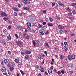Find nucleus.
Returning a JSON list of instances; mask_svg holds the SVG:
<instances>
[{"label": "nucleus", "instance_id": "39", "mask_svg": "<svg viewBox=\"0 0 76 76\" xmlns=\"http://www.w3.org/2000/svg\"><path fill=\"white\" fill-rule=\"evenodd\" d=\"M40 34L41 35H44V32H43L42 31H41L40 33Z\"/></svg>", "mask_w": 76, "mask_h": 76}, {"label": "nucleus", "instance_id": "25", "mask_svg": "<svg viewBox=\"0 0 76 76\" xmlns=\"http://www.w3.org/2000/svg\"><path fill=\"white\" fill-rule=\"evenodd\" d=\"M69 66L70 67H71V68H73V64H70Z\"/></svg>", "mask_w": 76, "mask_h": 76}, {"label": "nucleus", "instance_id": "34", "mask_svg": "<svg viewBox=\"0 0 76 76\" xmlns=\"http://www.w3.org/2000/svg\"><path fill=\"white\" fill-rule=\"evenodd\" d=\"M68 15L69 16H72V13L71 12H69L68 13Z\"/></svg>", "mask_w": 76, "mask_h": 76}, {"label": "nucleus", "instance_id": "62", "mask_svg": "<svg viewBox=\"0 0 76 76\" xmlns=\"http://www.w3.org/2000/svg\"><path fill=\"white\" fill-rule=\"evenodd\" d=\"M15 36L16 37V38H18V34H15Z\"/></svg>", "mask_w": 76, "mask_h": 76}, {"label": "nucleus", "instance_id": "7", "mask_svg": "<svg viewBox=\"0 0 76 76\" xmlns=\"http://www.w3.org/2000/svg\"><path fill=\"white\" fill-rule=\"evenodd\" d=\"M58 3L60 6H61V7H63V6H64V4H63V3L61 2H58Z\"/></svg>", "mask_w": 76, "mask_h": 76}, {"label": "nucleus", "instance_id": "15", "mask_svg": "<svg viewBox=\"0 0 76 76\" xmlns=\"http://www.w3.org/2000/svg\"><path fill=\"white\" fill-rule=\"evenodd\" d=\"M1 43L2 45H6V43L5 41L2 40L1 42Z\"/></svg>", "mask_w": 76, "mask_h": 76}, {"label": "nucleus", "instance_id": "13", "mask_svg": "<svg viewBox=\"0 0 76 76\" xmlns=\"http://www.w3.org/2000/svg\"><path fill=\"white\" fill-rule=\"evenodd\" d=\"M25 38L26 39L29 40V38H30V37L29 35H27L25 37Z\"/></svg>", "mask_w": 76, "mask_h": 76}, {"label": "nucleus", "instance_id": "26", "mask_svg": "<svg viewBox=\"0 0 76 76\" xmlns=\"http://www.w3.org/2000/svg\"><path fill=\"white\" fill-rule=\"evenodd\" d=\"M48 72L50 75H51L52 73V71L51 69H49L48 71Z\"/></svg>", "mask_w": 76, "mask_h": 76}, {"label": "nucleus", "instance_id": "47", "mask_svg": "<svg viewBox=\"0 0 76 76\" xmlns=\"http://www.w3.org/2000/svg\"><path fill=\"white\" fill-rule=\"evenodd\" d=\"M1 65H2V66L4 65V61H2L1 62Z\"/></svg>", "mask_w": 76, "mask_h": 76}, {"label": "nucleus", "instance_id": "16", "mask_svg": "<svg viewBox=\"0 0 76 76\" xmlns=\"http://www.w3.org/2000/svg\"><path fill=\"white\" fill-rule=\"evenodd\" d=\"M27 26H28L29 28L31 27V24L29 23H28L27 24Z\"/></svg>", "mask_w": 76, "mask_h": 76}, {"label": "nucleus", "instance_id": "8", "mask_svg": "<svg viewBox=\"0 0 76 76\" xmlns=\"http://www.w3.org/2000/svg\"><path fill=\"white\" fill-rule=\"evenodd\" d=\"M40 71L42 72V73H44L45 72V69H44V68L43 67H42L40 69Z\"/></svg>", "mask_w": 76, "mask_h": 76}, {"label": "nucleus", "instance_id": "33", "mask_svg": "<svg viewBox=\"0 0 76 76\" xmlns=\"http://www.w3.org/2000/svg\"><path fill=\"white\" fill-rule=\"evenodd\" d=\"M66 10L67 11H70V9L69 8V7H67Z\"/></svg>", "mask_w": 76, "mask_h": 76}, {"label": "nucleus", "instance_id": "61", "mask_svg": "<svg viewBox=\"0 0 76 76\" xmlns=\"http://www.w3.org/2000/svg\"><path fill=\"white\" fill-rule=\"evenodd\" d=\"M27 29H28V30L29 31H30V30H31L30 27H27Z\"/></svg>", "mask_w": 76, "mask_h": 76}, {"label": "nucleus", "instance_id": "17", "mask_svg": "<svg viewBox=\"0 0 76 76\" xmlns=\"http://www.w3.org/2000/svg\"><path fill=\"white\" fill-rule=\"evenodd\" d=\"M14 61H15L16 63H19V59H16Z\"/></svg>", "mask_w": 76, "mask_h": 76}, {"label": "nucleus", "instance_id": "52", "mask_svg": "<svg viewBox=\"0 0 76 76\" xmlns=\"http://www.w3.org/2000/svg\"><path fill=\"white\" fill-rule=\"evenodd\" d=\"M60 19H61V18L60 17H58L57 18V20H60Z\"/></svg>", "mask_w": 76, "mask_h": 76}, {"label": "nucleus", "instance_id": "41", "mask_svg": "<svg viewBox=\"0 0 76 76\" xmlns=\"http://www.w3.org/2000/svg\"><path fill=\"white\" fill-rule=\"evenodd\" d=\"M36 68L37 69H38L39 68V66L38 65H37L36 66Z\"/></svg>", "mask_w": 76, "mask_h": 76}, {"label": "nucleus", "instance_id": "37", "mask_svg": "<svg viewBox=\"0 0 76 76\" xmlns=\"http://www.w3.org/2000/svg\"><path fill=\"white\" fill-rule=\"evenodd\" d=\"M13 15L14 16H18V13L16 12H14V13Z\"/></svg>", "mask_w": 76, "mask_h": 76}, {"label": "nucleus", "instance_id": "9", "mask_svg": "<svg viewBox=\"0 0 76 76\" xmlns=\"http://www.w3.org/2000/svg\"><path fill=\"white\" fill-rule=\"evenodd\" d=\"M71 57L72 58V59H73V60L74 59H75V58H76V55L73 54L72 55Z\"/></svg>", "mask_w": 76, "mask_h": 76}, {"label": "nucleus", "instance_id": "49", "mask_svg": "<svg viewBox=\"0 0 76 76\" xmlns=\"http://www.w3.org/2000/svg\"><path fill=\"white\" fill-rule=\"evenodd\" d=\"M61 73L62 74H64L65 73V72L64 70H61Z\"/></svg>", "mask_w": 76, "mask_h": 76}, {"label": "nucleus", "instance_id": "60", "mask_svg": "<svg viewBox=\"0 0 76 76\" xmlns=\"http://www.w3.org/2000/svg\"><path fill=\"white\" fill-rule=\"evenodd\" d=\"M8 29H11L12 28V26H8Z\"/></svg>", "mask_w": 76, "mask_h": 76}, {"label": "nucleus", "instance_id": "3", "mask_svg": "<svg viewBox=\"0 0 76 76\" xmlns=\"http://www.w3.org/2000/svg\"><path fill=\"white\" fill-rule=\"evenodd\" d=\"M45 56L44 55H42V54H40L38 56V58L39 59H41L42 58V57H44Z\"/></svg>", "mask_w": 76, "mask_h": 76}, {"label": "nucleus", "instance_id": "58", "mask_svg": "<svg viewBox=\"0 0 76 76\" xmlns=\"http://www.w3.org/2000/svg\"><path fill=\"white\" fill-rule=\"evenodd\" d=\"M43 25H46V23L45 22H43L42 23Z\"/></svg>", "mask_w": 76, "mask_h": 76}, {"label": "nucleus", "instance_id": "29", "mask_svg": "<svg viewBox=\"0 0 76 76\" xmlns=\"http://www.w3.org/2000/svg\"><path fill=\"white\" fill-rule=\"evenodd\" d=\"M48 26H53V24L52 23H48Z\"/></svg>", "mask_w": 76, "mask_h": 76}, {"label": "nucleus", "instance_id": "59", "mask_svg": "<svg viewBox=\"0 0 76 76\" xmlns=\"http://www.w3.org/2000/svg\"><path fill=\"white\" fill-rule=\"evenodd\" d=\"M44 60H43L41 62L42 64H44Z\"/></svg>", "mask_w": 76, "mask_h": 76}, {"label": "nucleus", "instance_id": "43", "mask_svg": "<svg viewBox=\"0 0 76 76\" xmlns=\"http://www.w3.org/2000/svg\"><path fill=\"white\" fill-rule=\"evenodd\" d=\"M20 72L21 73V74L23 75H25V73H24L23 72V71H22V70H20Z\"/></svg>", "mask_w": 76, "mask_h": 76}, {"label": "nucleus", "instance_id": "51", "mask_svg": "<svg viewBox=\"0 0 76 76\" xmlns=\"http://www.w3.org/2000/svg\"><path fill=\"white\" fill-rule=\"evenodd\" d=\"M21 1L22 2H23V3L25 4V2L26 1V0H21Z\"/></svg>", "mask_w": 76, "mask_h": 76}, {"label": "nucleus", "instance_id": "10", "mask_svg": "<svg viewBox=\"0 0 76 76\" xmlns=\"http://www.w3.org/2000/svg\"><path fill=\"white\" fill-rule=\"evenodd\" d=\"M1 71L2 72H6V70L5 67H3L2 69H1Z\"/></svg>", "mask_w": 76, "mask_h": 76}, {"label": "nucleus", "instance_id": "57", "mask_svg": "<svg viewBox=\"0 0 76 76\" xmlns=\"http://www.w3.org/2000/svg\"><path fill=\"white\" fill-rule=\"evenodd\" d=\"M18 63V66H20V65H22V62H19Z\"/></svg>", "mask_w": 76, "mask_h": 76}, {"label": "nucleus", "instance_id": "55", "mask_svg": "<svg viewBox=\"0 0 76 76\" xmlns=\"http://www.w3.org/2000/svg\"><path fill=\"white\" fill-rule=\"evenodd\" d=\"M18 6L19 7V8H20V7H21V5L20 4H18Z\"/></svg>", "mask_w": 76, "mask_h": 76}, {"label": "nucleus", "instance_id": "56", "mask_svg": "<svg viewBox=\"0 0 76 76\" xmlns=\"http://www.w3.org/2000/svg\"><path fill=\"white\" fill-rule=\"evenodd\" d=\"M76 35L75 34V33H73L71 34V36H72V37H73V36H74Z\"/></svg>", "mask_w": 76, "mask_h": 76}, {"label": "nucleus", "instance_id": "42", "mask_svg": "<svg viewBox=\"0 0 76 76\" xmlns=\"http://www.w3.org/2000/svg\"><path fill=\"white\" fill-rule=\"evenodd\" d=\"M35 42H37V43H38L39 44L40 42L39 41V40H35Z\"/></svg>", "mask_w": 76, "mask_h": 76}, {"label": "nucleus", "instance_id": "6", "mask_svg": "<svg viewBox=\"0 0 76 76\" xmlns=\"http://www.w3.org/2000/svg\"><path fill=\"white\" fill-rule=\"evenodd\" d=\"M25 53L26 54H30L31 53V51L30 50H26Z\"/></svg>", "mask_w": 76, "mask_h": 76}, {"label": "nucleus", "instance_id": "23", "mask_svg": "<svg viewBox=\"0 0 76 76\" xmlns=\"http://www.w3.org/2000/svg\"><path fill=\"white\" fill-rule=\"evenodd\" d=\"M60 60H63L64 58V56L63 55H61L60 56Z\"/></svg>", "mask_w": 76, "mask_h": 76}, {"label": "nucleus", "instance_id": "22", "mask_svg": "<svg viewBox=\"0 0 76 76\" xmlns=\"http://www.w3.org/2000/svg\"><path fill=\"white\" fill-rule=\"evenodd\" d=\"M3 19L4 20H5V21H7V20H9V18L4 17L3 18Z\"/></svg>", "mask_w": 76, "mask_h": 76}, {"label": "nucleus", "instance_id": "4", "mask_svg": "<svg viewBox=\"0 0 76 76\" xmlns=\"http://www.w3.org/2000/svg\"><path fill=\"white\" fill-rule=\"evenodd\" d=\"M58 28H59V29H63L64 28V26H61L60 25L58 26Z\"/></svg>", "mask_w": 76, "mask_h": 76}, {"label": "nucleus", "instance_id": "46", "mask_svg": "<svg viewBox=\"0 0 76 76\" xmlns=\"http://www.w3.org/2000/svg\"><path fill=\"white\" fill-rule=\"evenodd\" d=\"M28 35V34H26L25 33H24L23 35V37H25V36H26V35Z\"/></svg>", "mask_w": 76, "mask_h": 76}, {"label": "nucleus", "instance_id": "19", "mask_svg": "<svg viewBox=\"0 0 76 76\" xmlns=\"http://www.w3.org/2000/svg\"><path fill=\"white\" fill-rule=\"evenodd\" d=\"M7 39H8V40H11V38H12V37H11V36H10V35H9V36H7Z\"/></svg>", "mask_w": 76, "mask_h": 76}, {"label": "nucleus", "instance_id": "44", "mask_svg": "<svg viewBox=\"0 0 76 76\" xmlns=\"http://www.w3.org/2000/svg\"><path fill=\"white\" fill-rule=\"evenodd\" d=\"M33 26H36V27H37V23H34L33 24Z\"/></svg>", "mask_w": 76, "mask_h": 76}, {"label": "nucleus", "instance_id": "24", "mask_svg": "<svg viewBox=\"0 0 76 76\" xmlns=\"http://www.w3.org/2000/svg\"><path fill=\"white\" fill-rule=\"evenodd\" d=\"M30 1L29 0H26V1L25 2V4H27V3H30Z\"/></svg>", "mask_w": 76, "mask_h": 76}, {"label": "nucleus", "instance_id": "40", "mask_svg": "<svg viewBox=\"0 0 76 76\" xmlns=\"http://www.w3.org/2000/svg\"><path fill=\"white\" fill-rule=\"evenodd\" d=\"M38 27L39 28H40V27H42V25H40V24H38Z\"/></svg>", "mask_w": 76, "mask_h": 76}, {"label": "nucleus", "instance_id": "14", "mask_svg": "<svg viewBox=\"0 0 76 76\" xmlns=\"http://www.w3.org/2000/svg\"><path fill=\"white\" fill-rule=\"evenodd\" d=\"M12 9L13 10L15 11V12H18V8L15 7H13L12 8Z\"/></svg>", "mask_w": 76, "mask_h": 76}, {"label": "nucleus", "instance_id": "54", "mask_svg": "<svg viewBox=\"0 0 76 76\" xmlns=\"http://www.w3.org/2000/svg\"><path fill=\"white\" fill-rule=\"evenodd\" d=\"M3 31L4 33H6V29H4L3 30Z\"/></svg>", "mask_w": 76, "mask_h": 76}, {"label": "nucleus", "instance_id": "36", "mask_svg": "<svg viewBox=\"0 0 76 76\" xmlns=\"http://www.w3.org/2000/svg\"><path fill=\"white\" fill-rule=\"evenodd\" d=\"M72 13L73 14V15H76V11H75V10H73L72 12Z\"/></svg>", "mask_w": 76, "mask_h": 76}, {"label": "nucleus", "instance_id": "45", "mask_svg": "<svg viewBox=\"0 0 76 76\" xmlns=\"http://www.w3.org/2000/svg\"><path fill=\"white\" fill-rule=\"evenodd\" d=\"M18 28L19 29L21 30L22 29V27H21L20 26H18Z\"/></svg>", "mask_w": 76, "mask_h": 76}, {"label": "nucleus", "instance_id": "11", "mask_svg": "<svg viewBox=\"0 0 76 76\" xmlns=\"http://www.w3.org/2000/svg\"><path fill=\"white\" fill-rule=\"evenodd\" d=\"M67 58L68 60H72V56L70 55H68L67 56Z\"/></svg>", "mask_w": 76, "mask_h": 76}, {"label": "nucleus", "instance_id": "12", "mask_svg": "<svg viewBox=\"0 0 76 76\" xmlns=\"http://www.w3.org/2000/svg\"><path fill=\"white\" fill-rule=\"evenodd\" d=\"M4 63L5 64H7L8 63V61H7L6 59L4 58Z\"/></svg>", "mask_w": 76, "mask_h": 76}, {"label": "nucleus", "instance_id": "20", "mask_svg": "<svg viewBox=\"0 0 76 76\" xmlns=\"http://www.w3.org/2000/svg\"><path fill=\"white\" fill-rule=\"evenodd\" d=\"M64 49L65 50L64 51H65V52H67V50H68V49H67V47H66V46H64Z\"/></svg>", "mask_w": 76, "mask_h": 76}, {"label": "nucleus", "instance_id": "28", "mask_svg": "<svg viewBox=\"0 0 76 76\" xmlns=\"http://www.w3.org/2000/svg\"><path fill=\"white\" fill-rule=\"evenodd\" d=\"M12 66V65H11L10 63H8L7 65V67H10Z\"/></svg>", "mask_w": 76, "mask_h": 76}, {"label": "nucleus", "instance_id": "64", "mask_svg": "<svg viewBox=\"0 0 76 76\" xmlns=\"http://www.w3.org/2000/svg\"><path fill=\"white\" fill-rule=\"evenodd\" d=\"M38 76H42L41 74L40 73H39L38 75Z\"/></svg>", "mask_w": 76, "mask_h": 76}, {"label": "nucleus", "instance_id": "5", "mask_svg": "<svg viewBox=\"0 0 76 76\" xmlns=\"http://www.w3.org/2000/svg\"><path fill=\"white\" fill-rule=\"evenodd\" d=\"M22 9H23V10H27L28 11H29V8L25 7H23Z\"/></svg>", "mask_w": 76, "mask_h": 76}, {"label": "nucleus", "instance_id": "35", "mask_svg": "<svg viewBox=\"0 0 76 76\" xmlns=\"http://www.w3.org/2000/svg\"><path fill=\"white\" fill-rule=\"evenodd\" d=\"M49 19L50 22H53V20L51 17H49Z\"/></svg>", "mask_w": 76, "mask_h": 76}, {"label": "nucleus", "instance_id": "30", "mask_svg": "<svg viewBox=\"0 0 76 76\" xmlns=\"http://www.w3.org/2000/svg\"><path fill=\"white\" fill-rule=\"evenodd\" d=\"M21 53L23 56H24L25 55V52H24L23 51H21Z\"/></svg>", "mask_w": 76, "mask_h": 76}, {"label": "nucleus", "instance_id": "32", "mask_svg": "<svg viewBox=\"0 0 76 76\" xmlns=\"http://www.w3.org/2000/svg\"><path fill=\"white\" fill-rule=\"evenodd\" d=\"M59 32L61 34H64V31L63 30H60Z\"/></svg>", "mask_w": 76, "mask_h": 76}, {"label": "nucleus", "instance_id": "31", "mask_svg": "<svg viewBox=\"0 0 76 76\" xmlns=\"http://www.w3.org/2000/svg\"><path fill=\"white\" fill-rule=\"evenodd\" d=\"M45 46L46 47H50V46H49V45H48V43H45Z\"/></svg>", "mask_w": 76, "mask_h": 76}, {"label": "nucleus", "instance_id": "50", "mask_svg": "<svg viewBox=\"0 0 76 76\" xmlns=\"http://www.w3.org/2000/svg\"><path fill=\"white\" fill-rule=\"evenodd\" d=\"M25 58L26 59H28V58H29V56H28V55H26L25 56Z\"/></svg>", "mask_w": 76, "mask_h": 76}, {"label": "nucleus", "instance_id": "21", "mask_svg": "<svg viewBox=\"0 0 76 76\" xmlns=\"http://www.w3.org/2000/svg\"><path fill=\"white\" fill-rule=\"evenodd\" d=\"M10 71H13L14 70V68L13 67V66H11L10 67Z\"/></svg>", "mask_w": 76, "mask_h": 76}, {"label": "nucleus", "instance_id": "53", "mask_svg": "<svg viewBox=\"0 0 76 76\" xmlns=\"http://www.w3.org/2000/svg\"><path fill=\"white\" fill-rule=\"evenodd\" d=\"M56 4H55V3L53 2V3L52 4V6H54Z\"/></svg>", "mask_w": 76, "mask_h": 76}, {"label": "nucleus", "instance_id": "18", "mask_svg": "<svg viewBox=\"0 0 76 76\" xmlns=\"http://www.w3.org/2000/svg\"><path fill=\"white\" fill-rule=\"evenodd\" d=\"M32 42L33 43L34 47H36V42H35V41H34V40H33Z\"/></svg>", "mask_w": 76, "mask_h": 76}, {"label": "nucleus", "instance_id": "2", "mask_svg": "<svg viewBox=\"0 0 76 76\" xmlns=\"http://www.w3.org/2000/svg\"><path fill=\"white\" fill-rule=\"evenodd\" d=\"M16 43L17 44H18L19 46H20V45H21L23 43V42H22L21 41H17L16 42Z\"/></svg>", "mask_w": 76, "mask_h": 76}, {"label": "nucleus", "instance_id": "48", "mask_svg": "<svg viewBox=\"0 0 76 76\" xmlns=\"http://www.w3.org/2000/svg\"><path fill=\"white\" fill-rule=\"evenodd\" d=\"M57 73L58 75H60V73H61V71H58L57 72Z\"/></svg>", "mask_w": 76, "mask_h": 76}, {"label": "nucleus", "instance_id": "63", "mask_svg": "<svg viewBox=\"0 0 76 76\" xmlns=\"http://www.w3.org/2000/svg\"><path fill=\"white\" fill-rule=\"evenodd\" d=\"M53 66H52L50 67V70H53Z\"/></svg>", "mask_w": 76, "mask_h": 76}, {"label": "nucleus", "instance_id": "38", "mask_svg": "<svg viewBox=\"0 0 76 76\" xmlns=\"http://www.w3.org/2000/svg\"><path fill=\"white\" fill-rule=\"evenodd\" d=\"M54 49H55V50H56V51H58V50H59V48H58V47L55 48Z\"/></svg>", "mask_w": 76, "mask_h": 76}, {"label": "nucleus", "instance_id": "1", "mask_svg": "<svg viewBox=\"0 0 76 76\" xmlns=\"http://www.w3.org/2000/svg\"><path fill=\"white\" fill-rule=\"evenodd\" d=\"M1 15L2 17H4V16H7V15L6 14V13L2 11L1 12Z\"/></svg>", "mask_w": 76, "mask_h": 76}, {"label": "nucleus", "instance_id": "27", "mask_svg": "<svg viewBox=\"0 0 76 76\" xmlns=\"http://www.w3.org/2000/svg\"><path fill=\"white\" fill-rule=\"evenodd\" d=\"M71 4V5H72V6H75L76 5V3H72Z\"/></svg>", "mask_w": 76, "mask_h": 76}]
</instances>
